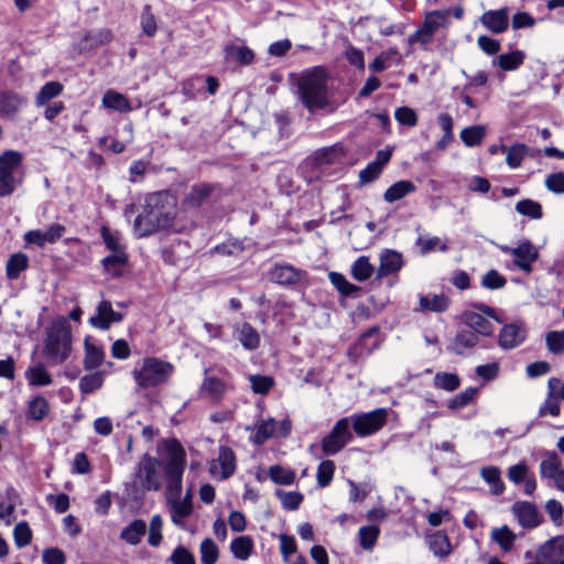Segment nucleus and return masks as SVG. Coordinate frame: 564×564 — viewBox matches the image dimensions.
<instances>
[{"instance_id":"nucleus-1","label":"nucleus","mask_w":564,"mask_h":564,"mask_svg":"<svg viewBox=\"0 0 564 564\" xmlns=\"http://www.w3.org/2000/svg\"><path fill=\"white\" fill-rule=\"evenodd\" d=\"M176 200L166 191L148 194L143 210L133 223L137 237L142 238L169 228L175 217Z\"/></svg>"},{"instance_id":"nucleus-2","label":"nucleus","mask_w":564,"mask_h":564,"mask_svg":"<svg viewBox=\"0 0 564 564\" xmlns=\"http://www.w3.org/2000/svg\"><path fill=\"white\" fill-rule=\"evenodd\" d=\"M328 75L321 66L303 70L296 79V95L310 111L326 110L333 112L335 106L328 96Z\"/></svg>"},{"instance_id":"nucleus-3","label":"nucleus","mask_w":564,"mask_h":564,"mask_svg":"<svg viewBox=\"0 0 564 564\" xmlns=\"http://www.w3.org/2000/svg\"><path fill=\"white\" fill-rule=\"evenodd\" d=\"M73 351V337L70 325L66 319L59 318L53 322L46 332L43 347V356L50 366L65 362Z\"/></svg>"},{"instance_id":"nucleus-4","label":"nucleus","mask_w":564,"mask_h":564,"mask_svg":"<svg viewBox=\"0 0 564 564\" xmlns=\"http://www.w3.org/2000/svg\"><path fill=\"white\" fill-rule=\"evenodd\" d=\"M174 366L156 357H147L132 370V377L141 389L155 388L169 382Z\"/></svg>"},{"instance_id":"nucleus-5","label":"nucleus","mask_w":564,"mask_h":564,"mask_svg":"<svg viewBox=\"0 0 564 564\" xmlns=\"http://www.w3.org/2000/svg\"><path fill=\"white\" fill-rule=\"evenodd\" d=\"M166 452L165 475L167 478V488L172 494L177 495L182 490V477L185 469L186 454L182 444L175 440L163 442Z\"/></svg>"},{"instance_id":"nucleus-6","label":"nucleus","mask_w":564,"mask_h":564,"mask_svg":"<svg viewBox=\"0 0 564 564\" xmlns=\"http://www.w3.org/2000/svg\"><path fill=\"white\" fill-rule=\"evenodd\" d=\"M20 152L8 150L0 154V197L10 196L22 184Z\"/></svg>"},{"instance_id":"nucleus-7","label":"nucleus","mask_w":564,"mask_h":564,"mask_svg":"<svg viewBox=\"0 0 564 564\" xmlns=\"http://www.w3.org/2000/svg\"><path fill=\"white\" fill-rule=\"evenodd\" d=\"M470 306L475 311L466 310L462 313L460 319L469 330L475 332L478 336L490 337L494 335L495 326L484 315L502 323L495 308L484 303H471Z\"/></svg>"},{"instance_id":"nucleus-8","label":"nucleus","mask_w":564,"mask_h":564,"mask_svg":"<svg viewBox=\"0 0 564 564\" xmlns=\"http://www.w3.org/2000/svg\"><path fill=\"white\" fill-rule=\"evenodd\" d=\"M352 441L354 431L351 429V420L345 416L339 419L332 430L321 440V447L324 455L334 456Z\"/></svg>"},{"instance_id":"nucleus-9","label":"nucleus","mask_w":564,"mask_h":564,"mask_svg":"<svg viewBox=\"0 0 564 564\" xmlns=\"http://www.w3.org/2000/svg\"><path fill=\"white\" fill-rule=\"evenodd\" d=\"M449 10H435L425 14L422 25L408 37L409 44L420 43L423 47L429 45L440 29L449 24Z\"/></svg>"},{"instance_id":"nucleus-10","label":"nucleus","mask_w":564,"mask_h":564,"mask_svg":"<svg viewBox=\"0 0 564 564\" xmlns=\"http://www.w3.org/2000/svg\"><path fill=\"white\" fill-rule=\"evenodd\" d=\"M388 414V409L378 408L346 417L351 420V429L358 437H367L379 432L387 424Z\"/></svg>"},{"instance_id":"nucleus-11","label":"nucleus","mask_w":564,"mask_h":564,"mask_svg":"<svg viewBox=\"0 0 564 564\" xmlns=\"http://www.w3.org/2000/svg\"><path fill=\"white\" fill-rule=\"evenodd\" d=\"M135 477L145 490H159L161 488L160 462L144 454L138 464Z\"/></svg>"},{"instance_id":"nucleus-12","label":"nucleus","mask_w":564,"mask_h":564,"mask_svg":"<svg viewBox=\"0 0 564 564\" xmlns=\"http://www.w3.org/2000/svg\"><path fill=\"white\" fill-rule=\"evenodd\" d=\"M542 479L553 481L557 490L564 492V467L555 452H546L539 466Z\"/></svg>"},{"instance_id":"nucleus-13","label":"nucleus","mask_w":564,"mask_h":564,"mask_svg":"<svg viewBox=\"0 0 564 564\" xmlns=\"http://www.w3.org/2000/svg\"><path fill=\"white\" fill-rule=\"evenodd\" d=\"M269 280L282 286L294 288L306 279V271L289 263H275L269 270Z\"/></svg>"},{"instance_id":"nucleus-14","label":"nucleus","mask_w":564,"mask_h":564,"mask_svg":"<svg viewBox=\"0 0 564 564\" xmlns=\"http://www.w3.org/2000/svg\"><path fill=\"white\" fill-rule=\"evenodd\" d=\"M65 232L66 227L61 224H52L46 230H29L23 236L24 247L26 248L31 245H34L37 248H44L46 243L57 242Z\"/></svg>"},{"instance_id":"nucleus-15","label":"nucleus","mask_w":564,"mask_h":564,"mask_svg":"<svg viewBox=\"0 0 564 564\" xmlns=\"http://www.w3.org/2000/svg\"><path fill=\"white\" fill-rule=\"evenodd\" d=\"M291 432V424L289 421L278 422L274 419L262 420L256 424V433L253 442L256 444H263L270 437L286 436Z\"/></svg>"},{"instance_id":"nucleus-16","label":"nucleus","mask_w":564,"mask_h":564,"mask_svg":"<svg viewBox=\"0 0 564 564\" xmlns=\"http://www.w3.org/2000/svg\"><path fill=\"white\" fill-rule=\"evenodd\" d=\"M210 474L214 477L225 480L229 478L236 470V457L230 447L221 446L218 457L210 464Z\"/></svg>"},{"instance_id":"nucleus-17","label":"nucleus","mask_w":564,"mask_h":564,"mask_svg":"<svg viewBox=\"0 0 564 564\" xmlns=\"http://www.w3.org/2000/svg\"><path fill=\"white\" fill-rule=\"evenodd\" d=\"M536 561L558 564L564 560V535H556L544 542L538 550Z\"/></svg>"},{"instance_id":"nucleus-18","label":"nucleus","mask_w":564,"mask_h":564,"mask_svg":"<svg viewBox=\"0 0 564 564\" xmlns=\"http://www.w3.org/2000/svg\"><path fill=\"white\" fill-rule=\"evenodd\" d=\"M527 337V327L524 322L518 321L505 325L498 338V344L503 349H512L521 345Z\"/></svg>"},{"instance_id":"nucleus-19","label":"nucleus","mask_w":564,"mask_h":564,"mask_svg":"<svg viewBox=\"0 0 564 564\" xmlns=\"http://www.w3.org/2000/svg\"><path fill=\"white\" fill-rule=\"evenodd\" d=\"M123 319V315L113 311L109 301H100L96 307V314L89 317V324L101 330H106L112 323H119Z\"/></svg>"},{"instance_id":"nucleus-20","label":"nucleus","mask_w":564,"mask_h":564,"mask_svg":"<svg viewBox=\"0 0 564 564\" xmlns=\"http://www.w3.org/2000/svg\"><path fill=\"white\" fill-rule=\"evenodd\" d=\"M26 104V98L19 93L10 89L0 90V116L13 120Z\"/></svg>"},{"instance_id":"nucleus-21","label":"nucleus","mask_w":564,"mask_h":564,"mask_svg":"<svg viewBox=\"0 0 564 564\" xmlns=\"http://www.w3.org/2000/svg\"><path fill=\"white\" fill-rule=\"evenodd\" d=\"M514 265L525 273L532 271V264L538 260L539 252L530 241H522L512 251Z\"/></svg>"},{"instance_id":"nucleus-22","label":"nucleus","mask_w":564,"mask_h":564,"mask_svg":"<svg viewBox=\"0 0 564 564\" xmlns=\"http://www.w3.org/2000/svg\"><path fill=\"white\" fill-rule=\"evenodd\" d=\"M509 10L501 8L499 10H489L480 17L481 24L492 33H503L509 26Z\"/></svg>"},{"instance_id":"nucleus-23","label":"nucleus","mask_w":564,"mask_h":564,"mask_svg":"<svg viewBox=\"0 0 564 564\" xmlns=\"http://www.w3.org/2000/svg\"><path fill=\"white\" fill-rule=\"evenodd\" d=\"M479 343V336L469 329H459L447 349L456 355H465Z\"/></svg>"},{"instance_id":"nucleus-24","label":"nucleus","mask_w":564,"mask_h":564,"mask_svg":"<svg viewBox=\"0 0 564 564\" xmlns=\"http://www.w3.org/2000/svg\"><path fill=\"white\" fill-rule=\"evenodd\" d=\"M512 511L519 523L523 528L532 529L540 524V518L536 507L528 501L516 502Z\"/></svg>"},{"instance_id":"nucleus-25","label":"nucleus","mask_w":564,"mask_h":564,"mask_svg":"<svg viewBox=\"0 0 564 564\" xmlns=\"http://www.w3.org/2000/svg\"><path fill=\"white\" fill-rule=\"evenodd\" d=\"M403 265L401 253L387 249L380 254V264L377 269V279H382L398 272Z\"/></svg>"},{"instance_id":"nucleus-26","label":"nucleus","mask_w":564,"mask_h":564,"mask_svg":"<svg viewBox=\"0 0 564 564\" xmlns=\"http://www.w3.org/2000/svg\"><path fill=\"white\" fill-rule=\"evenodd\" d=\"M181 491L176 495L175 491L172 494L167 489V501L170 505L171 518L174 524L181 525V520L187 518L192 513V502L181 501L178 498Z\"/></svg>"},{"instance_id":"nucleus-27","label":"nucleus","mask_w":564,"mask_h":564,"mask_svg":"<svg viewBox=\"0 0 564 564\" xmlns=\"http://www.w3.org/2000/svg\"><path fill=\"white\" fill-rule=\"evenodd\" d=\"M235 334L239 343L247 350H256L260 345V335L258 330L249 323H242L235 328Z\"/></svg>"},{"instance_id":"nucleus-28","label":"nucleus","mask_w":564,"mask_h":564,"mask_svg":"<svg viewBox=\"0 0 564 564\" xmlns=\"http://www.w3.org/2000/svg\"><path fill=\"white\" fill-rule=\"evenodd\" d=\"M101 105L106 109L115 110L120 113H127L132 110L129 99L113 89H108L104 94Z\"/></svg>"},{"instance_id":"nucleus-29","label":"nucleus","mask_w":564,"mask_h":564,"mask_svg":"<svg viewBox=\"0 0 564 564\" xmlns=\"http://www.w3.org/2000/svg\"><path fill=\"white\" fill-rule=\"evenodd\" d=\"M558 383V378H550L547 381V394L543 404L539 409V416H558L560 415V400L554 391L555 384Z\"/></svg>"},{"instance_id":"nucleus-30","label":"nucleus","mask_w":564,"mask_h":564,"mask_svg":"<svg viewBox=\"0 0 564 564\" xmlns=\"http://www.w3.org/2000/svg\"><path fill=\"white\" fill-rule=\"evenodd\" d=\"M147 533V523L142 519H135L120 532V539L130 545H137Z\"/></svg>"},{"instance_id":"nucleus-31","label":"nucleus","mask_w":564,"mask_h":564,"mask_svg":"<svg viewBox=\"0 0 564 564\" xmlns=\"http://www.w3.org/2000/svg\"><path fill=\"white\" fill-rule=\"evenodd\" d=\"M253 549L254 542L249 535L237 536L230 543V552L239 561H247L251 556Z\"/></svg>"},{"instance_id":"nucleus-32","label":"nucleus","mask_w":564,"mask_h":564,"mask_svg":"<svg viewBox=\"0 0 564 564\" xmlns=\"http://www.w3.org/2000/svg\"><path fill=\"white\" fill-rule=\"evenodd\" d=\"M416 191V186L406 180L398 181L392 184L383 194V199L387 203H394L397 200L402 199L406 195L414 193Z\"/></svg>"},{"instance_id":"nucleus-33","label":"nucleus","mask_w":564,"mask_h":564,"mask_svg":"<svg viewBox=\"0 0 564 564\" xmlns=\"http://www.w3.org/2000/svg\"><path fill=\"white\" fill-rule=\"evenodd\" d=\"M481 478L490 486V491L499 496L505 491V484L501 479L500 469L496 466H486L480 470Z\"/></svg>"},{"instance_id":"nucleus-34","label":"nucleus","mask_w":564,"mask_h":564,"mask_svg":"<svg viewBox=\"0 0 564 564\" xmlns=\"http://www.w3.org/2000/svg\"><path fill=\"white\" fill-rule=\"evenodd\" d=\"M25 378L30 386L35 387L50 386L53 382L51 375L42 362L30 367L25 371Z\"/></svg>"},{"instance_id":"nucleus-35","label":"nucleus","mask_w":564,"mask_h":564,"mask_svg":"<svg viewBox=\"0 0 564 564\" xmlns=\"http://www.w3.org/2000/svg\"><path fill=\"white\" fill-rule=\"evenodd\" d=\"M112 32L109 29H100L88 32L82 43V48L91 50L112 41Z\"/></svg>"},{"instance_id":"nucleus-36","label":"nucleus","mask_w":564,"mask_h":564,"mask_svg":"<svg viewBox=\"0 0 564 564\" xmlns=\"http://www.w3.org/2000/svg\"><path fill=\"white\" fill-rule=\"evenodd\" d=\"M225 54L227 59H236L241 65H250L254 59L252 50L246 45L227 44Z\"/></svg>"},{"instance_id":"nucleus-37","label":"nucleus","mask_w":564,"mask_h":564,"mask_svg":"<svg viewBox=\"0 0 564 564\" xmlns=\"http://www.w3.org/2000/svg\"><path fill=\"white\" fill-rule=\"evenodd\" d=\"M212 187L207 184L194 185L185 197V204L188 207L202 206L210 196Z\"/></svg>"},{"instance_id":"nucleus-38","label":"nucleus","mask_w":564,"mask_h":564,"mask_svg":"<svg viewBox=\"0 0 564 564\" xmlns=\"http://www.w3.org/2000/svg\"><path fill=\"white\" fill-rule=\"evenodd\" d=\"M525 54L516 50L507 54H501L497 58V65L506 72H511L518 69L524 62Z\"/></svg>"},{"instance_id":"nucleus-39","label":"nucleus","mask_w":564,"mask_h":564,"mask_svg":"<svg viewBox=\"0 0 564 564\" xmlns=\"http://www.w3.org/2000/svg\"><path fill=\"white\" fill-rule=\"evenodd\" d=\"M420 306L422 311H431L436 313L445 312L449 306V299L443 294H434L432 296H421Z\"/></svg>"},{"instance_id":"nucleus-40","label":"nucleus","mask_w":564,"mask_h":564,"mask_svg":"<svg viewBox=\"0 0 564 564\" xmlns=\"http://www.w3.org/2000/svg\"><path fill=\"white\" fill-rule=\"evenodd\" d=\"M200 389L212 400L219 401L226 392V384L217 377H206L202 383Z\"/></svg>"},{"instance_id":"nucleus-41","label":"nucleus","mask_w":564,"mask_h":564,"mask_svg":"<svg viewBox=\"0 0 564 564\" xmlns=\"http://www.w3.org/2000/svg\"><path fill=\"white\" fill-rule=\"evenodd\" d=\"M104 358L105 352L100 347L89 344L87 340L85 341L84 368L86 370L98 368L104 362Z\"/></svg>"},{"instance_id":"nucleus-42","label":"nucleus","mask_w":564,"mask_h":564,"mask_svg":"<svg viewBox=\"0 0 564 564\" xmlns=\"http://www.w3.org/2000/svg\"><path fill=\"white\" fill-rule=\"evenodd\" d=\"M491 539L502 551L510 552L513 549L516 534L507 525H502L491 531Z\"/></svg>"},{"instance_id":"nucleus-43","label":"nucleus","mask_w":564,"mask_h":564,"mask_svg":"<svg viewBox=\"0 0 564 564\" xmlns=\"http://www.w3.org/2000/svg\"><path fill=\"white\" fill-rule=\"evenodd\" d=\"M128 256L126 252L112 253L102 259L101 263L106 272L113 276L121 275V269L127 264Z\"/></svg>"},{"instance_id":"nucleus-44","label":"nucleus","mask_w":564,"mask_h":564,"mask_svg":"<svg viewBox=\"0 0 564 564\" xmlns=\"http://www.w3.org/2000/svg\"><path fill=\"white\" fill-rule=\"evenodd\" d=\"M380 535V529L377 525H366L358 530L359 545L365 551H371Z\"/></svg>"},{"instance_id":"nucleus-45","label":"nucleus","mask_w":564,"mask_h":564,"mask_svg":"<svg viewBox=\"0 0 564 564\" xmlns=\"http://www.w3.org/2000/svg\"><path fill=\"white\" fill-rule=\"evenodd\" d=\"M486 135V127L470 126L460 131V139L466 147H476L482 142V139Z\"/></svg>"},{"instance_id":"nucleus-46","label":"nucleus","mask_w":564,"mask_h":564,"mask_svg":"<svg viewBox=\"0 0 564 564\" xmlns=\"http://www.w3.org/2000/svg\"><path fill=\"white\" fill-rule=\"evenodd\" d=\"M29 259L24 253L12 254L7 262V276L10 280L19 278L20 273L28 268Z\"/></svg>"},{"instance_id":"nucleus-47","label":"nucleus","mask_w":564,"mask_h":564,"mask_svg":"<svg viewBox=\"0 0 564 564\" xmlns=\"http://www.w3.org/2000/svg\"><path fill=\"white\" fill-rule=\"evenodd\" d=\"M429 547L436 556H447L451 553V543L446 534L435 533L429 538Z\"/></svg>"},{"instance_id":"nucleus-48","label":"nucleus","mask_w":564,"mask_h":564,"mask_svg":"<svg viewBox=\"0 0 564 564\" xmlns=\"http://www.w3.org/2000/svg\"><path fill=\"white\" fill-rule=\"evenodd\" d=\"M104 371H96L84 376L79 381V390L83 394H90L100 389L104 384Z\"/></svg>"},{"instance_id":"nucleus-49","label":"nucleus","mask_w":564,"mask_h":564,"mask_svg":"<svg viewBox=\"0 0 564 564\" xmlns=\"http://www.w3.org/2000/svg\"><path fill=\"white\" fill-rule=\"evenodd\" d=\"M63 91V85L58 82L46 83L37 93L35 97L36 106H44L51 99L57 97Z\"/></svg>"},{"instance_id":"nucleus-50","label":"nucleus","mask_w":564,"mask_h":564,"mask_svg":"<svg viewBox=\"0 0 564 564\" xmlns=\"http://www.w3.org/2000/svg\"><path fill=\"white\" fill-rule=\"evenodd\" d=\"M516 210L522 216L531 219H541L543 216L542 206L533 199H522L516 204Z\"/></svg>"},{"instance_id":"nucleus-51","label":"nucleus","mask_w":564,"mask_h":564,"mask_svg":"<svg viewBox=\"0 0 564 564\" xmlns=\"http://www.w3.org/2000/svg\"><path fill=\"white\" fill-rule=\"evenodd\" d=\"M48 410V402L42 395L33 398L28 404L29 416L34 421H42L47 415Z\"/></svg>"},{"instance_id":"nucleus-52","label":"nucleus","mask_w":564,"mask_h":564,"mask_svg":"<svg viewBox=\"0 0 564 564\" xmlns=\"http://www.w3.org/2000/svg\"><path fill=\"white\" fill-rule=\"evenodd\" d=\"M373 270L367 257H359L351 265V275L355 280L364 282L372 275Z\"/></svg>"},{"instance_id":"nucleus-53","label":"nucleus","mask_w":564,"mask_h":564,"mask_svg":"<svg viewBox=\"0 0 564 564\" xmlns=\"http://www.w3.org/2000/svg\"><path fill=\"white\" fill-rule=\"evenodd\" d=\"M433 382L435 388L452 392L459 387L460 379L455 373L437 372L433 379Z\"/></svg>"},{"instance_id":"nucleus-54","label":"nucleus","mask_w":564,"mask_h":564,"mask_svg":"<svg viewBox=\"0 0 564 564\" xmlns=\"http://www.w3.org/2000/svg\"><path fill=\"white\" fill-rule=\"evenodd\" d=\"M140 25L142 33L149 37H153L158 30L156 19L152 13L151 6L145 4L140 17Z\"/></svg>"},{"instance_id":"nucleus-55","label":"nucleus","mask_w":564,"mask_h":564,"mask_svg":"<svg viewBox=\"0 0 564 564\" xmlns=\"http://www.w3.org/2000/svg\"><path fill=\"white\" fill-rule=\"evenodd\" d=\"M328 278L332 284L345 296L354 295L359 291V286L350 283L341 273L330 272Z\"/></svg>"},{"instance_id":"nucleus-56","label":"nucleus","mask_w":564,"mask_h":564,"mask_svg":"<svg viewBox=\"0 0 564 564\" xmlns=\"http://www.w3.org/2000/svg\"><path fill=\"white\" fill-rule=\"evenodd\" d=\"M200 561L203 564H216L219 556V550L216 543L209 539L206 538L200 543Z\"/></svg>"},{"instance_id":"nucleus-57","label":"nucleus","mask_w":564,"mask_h":564,"mask_svg":"<svg viewBox=\"0 0 564 564\" xmlns=\"http://www.w3.org/2000/svg\"><path fill=\"white\" fill-rule=\"evenodd\" d=\"M275 495L280 499L282 507L291 511L297 510L304 498L299 491L276 490Z\"/></svg>"},{"instance_id":"nucleus-58","label":"nucleus","mask_w":564,"mask_h":564,"mask_svg":"<svg viewBox=\"0 0 564 564\" xmlns=\"http://www.w3.org/2000/svg\"><path fill=\"white\" fill-rule=\"evenodd\" d=\"M335 468H336L335 463L329 459L323 460L318 465L317 473H316V479H317V485L321 488H325V487L329 486V484L332 482L333 477H334Z\"/></svg>"},{"instance_id":"nucleus-59","label":"nucleus","mask_w":564,"mask_h":564,"mask_svg":"<svg viewBox=\"0 0 564 564\" xmlns=\"http://www.w3.org/2000/svg\"><path fill=\"white\" fill-rule=\"evenodd\" d=\"M248 380L253 393L256 394H267L274 386V380L270 376L250 375Z\"/></svg>"},{"instance_id":"nucleus-60","label":"nucleus","mask_w":564,"mask_h":564,"mask_svg":"<svg viewBox=\"0 0 564 564\" xmlns=\"http://www.w3.org/2000/svg\"><path fill=\"white\" fill-rule=\"evenodd\" d=\"M271 480L279 485H292L295 480V473L282 466H272L269 470Z\"/></svg>"},{"instance_id":"nucleus-61","label":"nucleus","mask_w":564,"mask_h":564,"mask_svg":"<svg viewBox=\"0 0 564 564\" xmlns=\"http://www.w3.org/2000/svg\"><path fill=\"white\" fill-rule=\"evenodd\" d=\"M163 519L160 514H154L149 524L148 543L151 546H159L162 541Z\"/></svg>"},{"instance_id":"nucleus-62","label":"nucleus","mask_w":564,"mask_h":564,"mask_svg":"<svg viewBox=\"0 0 564 564\" xmlns=\"http://www.w3.org/2000/svg\"><path fill=\"white\" fill-rule=\"evenodd\" d=\"M528 153V148L524 144H514L507 151L506 162L511 169H517L521 165L522 160Z\"/></svg>"},{"instance_id":"nucleus-63","label":"nucleus","mask_w":564,"mask_h":564,"mask_svg":"<svg viewBox=\"0 0 564 564\" xmlns=\"http://www.w3.org/2000/svg\"><path fill=\"white\" fill-rule=\"evenodd\" d=\"M507 284V279L497 270H489L481 279V286L488 290H499Z\"/></svg>"},{"instance_id":"nucleus-64","label":"nucleus","mask_w":564,"mask_h":564,"mask_svg":"<svg viewBox=\"0 0 564 564\" xmlns=\"http://www.w3.org/2000/svg\"><path fill=\"white\" fill-rule=\"evenodd\" d=\"M546 346L553 354H561L564 351V330H553L546 335Z\"/></svg>"}]
</instances>
